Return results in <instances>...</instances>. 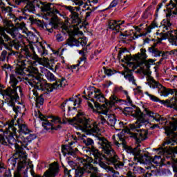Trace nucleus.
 <instances>
[{
  "instance_id": "nucleus-1",
  "label": "nucleus",
  "mask_w": 177,
  "mask_h": 177,
  "mask_svg": "<svg viewBox=\"0 0 177 177\" xmlns=\"http://www.w3.org/2000/svg\"><path fill=\"white\" fill-rule=\"evenodd\" d=\"M51 122H54V124H71V125H73L77 129H81L83 132H86L87 134L91 133H97L99 131V128L93 122H91L89 119H86L84 116H81V113H77L76 117H74L72 119H68L66 118V114H64L62 122V119L59 117H53L50 120Z\"/></svg>"
},
{
  "instance_id": "nucleus-2",
  "label": "nucleus",
  "mask_w": 177,
  "mask_h": 177,
  "mask_svg": "<svg viewBox=\"0 0 177 177\" xmlns=\"http://www.w3.org/2000/svg\"><path fill=\"white\" fill-rule=\"evenodd\" d=\"M146 115H148V117H150V118H152L156 121V122H159V124H162L161 122H163V121H166L167 120L162 118L160 114L154 113L147 109H145L144 113H142L140 109L136 108V109H134V113L132 114V117L138 118V126L131 124L130 128L131 129H136V128H140L142 125H146V124L149 123V120L145 119Z\"/></svg>"
},
{
  "instance_id": "nucleus-3",
  "label": "nucleus",
  "mask_w": 177,
  "mask_h": 177,
  "mask_svg": "<svg viewBox=\"0 0 177 177\" xmlns=\"http://www.w3.org/2000/svg\"><path fill=\"white\" fill-rule=\"evenodd\" d=\"M97 139L99 140L97 142L98 145H100L104 153L108 156V158H106V161L114 164L115 169L124 167V163L122 162H118V156H117L114 150L111 149L110 142L107 139L104 137H98Z\"/></svg>"
},
{
  "instance_id": "nucleus-4",
  "label": "nucleus",
  "mask_w": 177,
  "mask_h": 177,
  "mask_svg": "<svg viewBox=\"0 0 177 177\" xmlns=\"http://www.w3.org/2000/svg\"><path fill=\"white\" fill-rule=\"evenodd\" d=\"M80 167H77L75 169V176L76 177H82L85 174V171L87 170L88 174H91V176H95L97 173V167H93L92 162H93V159L89 156H86V158L80 159Z\"/></svg>"
},
{
  "instance_id": "nucleus-5",
  "label": "nucleus",
  "mask_w": 177,
  "mask_h": 177,
  "mask_svg": "<svg viewBox=\"0 0 177 177\" xmlns=\"http://www.w3.org/2000/svg\"><path fill=\"white\" fill-rule=\"evenodd\" d=\"M3 96L7 99L8 106L12 107L13 111H15V114L17 115L21 109L19 106H16V102L18 99H19V94H17L16 90H12L11 87H8L3 91Z\"/></svg>"
},
{
  "instance_id": "nucleus-6",
  "label": "nucleus",
  "mask_w": 177,
  "mask_h": 177,
  "mask_svg": "<svg viewBox=\"0 0 177 177\" xmlns=\"http://www.w3.org/2000/svg\"><path fill=\"white\" fill-rule=\"evenodd\" d=\"M149 86L150 88H153V89H156V88H157L158 93H160V96H164L165 97L175 93L176 98L174 99L177 102V89L167 88V87L162 86V84H160V82L154 80L153 77H150L149 79ZM174 107L177 109V102Z\"/></svg>"
},
{
  "instance_id": "nucleus-7",
  "label": "nucleus",
  "mask_w": 177,
  "mask_h": 177,
  "mask_svg": "<svg viewBox=\"0 0 177 177\" xmlns=\"http://www.w3.org/2000/svg\"><path fill=\"white\" fill-rule=\"evenodd\" d=\"M8 131L10 133L13 132L16 133V131L19 133V135H27L31 132L27 125L24 124V121L19 118L17 120V123L15 124V120H12L8 122Z\"/></svg>"
},
{
  "instance_id": "nucleus-8",
  "label": "nucleus",
  "mask_w": 177,
  "mask_h": 177,
  "mask_svg": "<svg viewBox=\"0 0 177 177\" xmlns=\"http://www.w3.org/2000/svg\"><path fill=\"white\" fill-rule=\"evenodd\" d=\"M29 71V80L28 84L35 88V89H38V91H41L44 89V85L39 86V84H41L43 81H45L42 80L41 77H39L38 75V68L30 66L28 68Z\"/></svg>"
},
{
  "instance_id": "nucleus-9",
  "label": "nucleus",
  "mask_w": 177,
  "mask_h": 177,
  "mask_svg": "<svg viewBox=\"0 0 177 177\" xmlns=\"http://www.w3.org/2000/svg\"><path fill=\"white\" fill-rule=\"evenodd\" d=\"M140 52L141 53H138L134 55V60H136V62L140 64V66L145 64L147 69L150 70V66H151V64H154V60L151 59L146 60V59H147V55H146L145 48H141Z\"/></svg>"
},
{
  "instance_id": "nucleus-10",
  "label": "nucleus",
  "mask_w": 177,
  "mask_h": 177,
  "mask_svg": "<svg viewBox=\"0 0 177 177\" xmlns=\"http://www.w3.org/2000/svg\"><path fill=\"white\" fill-rule=\"evenodd\" d=\"M67 81L64 77H62L61 80L56 81L54 84H48L46 81H43L41 84H39V86H41V85L44 86L43 87V90H41L42 92H45L47 91V92H53V89H58L59 88H63L66 86V83Z\"/></svg>"
},
{
  "instance_id": "nucleus-11",
  "label": "nucleus",
  "mask_w": 177,
  "mask_h": 177,
  "mask_svg": "<svg viewBox=\"0 0 177 177\" xmlns=\"http://www.w3.org/2000/svg\"><path fill=\"white\" fill-rule=\"evenodd\" d=\"M18 161V164H17ZM21 160L20 158H19V155H16V153H14V156L12 158H10L8 159V164L9 166V168L8 170H6L4 173V176L5 177H12V173L10 172V169L15 170L16 169V164H17V167H19V164H20ZM17 172V167L16 171L14 172V177H15V174ZM19 176L21 177V174H20V171H19Z\"/></svg>"
},
{
  "instance_id": "nucleus-12",
  "label": "nucleus",
  "mask_w": 177,
  "mask_h": 177,
  "mask_svg": "<svg viewBox=\"0 0 177 177\" xmlns=\"http://www.w3.org/2000/svg\"><path fill=\"white\" fill-rule=\"evenodd\" d=\"M135 149H138V151L135 153H129L134 156V161H137V162H140V164H151V157H150V156L147 155V153H140V151H142V150L140 149V144H138Z\"/></svg>"
},
{
  "instance_id": "nucleus-13",
  "label": "nucleus",
  "mask_w": 177,
  "mask_h": 177,
  "mask_svg": "<svg viewBox=\"0 0 177 177\" xmlns=\"http://www.w3.org/2000/svg\"><path fill=\"white\" fill-rule=\"evenodd\" d=\"M91 153L94 156V160L93 159V164H98L101 168H103L104 169H107L109 168V166L106 165V163L103 162L102 160H103V158H102V153L99 151V149L95 148L94 147H92L91 149Z\"/></svg>"
},
{
  "instance_id": "nucleus-14",
  "label": "nucleus",
  "mask_w": 177,
  "mask_h": 177,
  "mask_svg": "<svg viewBox=\"0 0 177 177\" xmlns=\"http://www.w3.org/2000/svg\"><path fill=\"white\" fill-rule=\"evenodd\" d=\"M145 95H147V96H149V99L152 100V102L161 103V104H164V106H167V107H170L171 109L174 108V106H176L177 103L176 100L174 97L170 100H161L156 95H153L149 93V92L147 91L145 92Z\"/></svg>"
},
{
  "instance_id": "nucleus-15",
  "label": "nucleus",
  "mask_w": 177,
  "mask_h": 177,
  "mask_svg": "<svg viewBox=\"0 0 177 177\" xmlns=\"http://www.w3.org/2000/svg\"><path fill=\"white\" fill-rule=\"evenodd\" d=\"M41 12L48 13V16H53V15H59L60 13L52 3L41 2L38 6Z\"/></svg>"
},
{
  "instance_id": "nucleus-16",
  "label": "nucleus",
  "mask_w": 177,
  "mask_h": 177,
  "mask_svg": "<svg viewBox=\"0 0 177 177\" xmlns=\"http://www.w3.org/2000/svg\"><path fill=\"white\" fill-rule=\"evenodd\" d=\"M38 114V118L43 121L42 127H44L46 131H59V129L62 128V126H60V124H58L56 127L53 126V124L50 122H49V120L46 119V117H45L42 113H41V112L39 111Z\"/></svg>"
},
{
  "instance_id": "nucleus-17",
  "label": "nucleus",
  "mask_w": 177,
  "mask_h": 177,
  "mask_svg": "<svg viewBox=\"0 0 177 177\" xmlns=\"http://www.w3.org/2000/svg\"><path fill=\"white\" fill-rule=\"evenodd\" d=\"M8 41H10V37L6 35L5 32V30H3V28L0 26V46H4L7 50H10V52H12L13 55H16L15 53V51H12V48L8 45V44L5 42H8Z\"/></svg>"
},
{
  "instance_id": "nucleus-18",
  "label": "nucleus",
  "mask_w": 177,
  "mask_h": 177,
  "mask_svg": "<svg viewBox=\"0 0 177 177\" xmlns=\"http://www.w3.org/2000/svg\"><path fill=\"white\" fill-rule=\"evenodd\" d=\"M50 24L52 26V28L48 29L50 32H53V28H55V30H61L64 34L68 32V26H66L64 24L57 22L56 18L51 19Z\"/></svg>"
},
{
  "instance_id": "nucleus-19",
  "label": "nucleus",
  "mask_w": 177,
  "mask_h": 177,
  "mask_svg": "<svg viewBox=\"0 0 177 177\" xmlns=\"http://www.w3.org/2000/svg\"><path fill=\"white\" fill-rule=\"evenodd\" d=\"M75 35L70 36V37L66 40V45L68 46H85L86 45V39L84 38H79L78 39H75Z\"/></svg>"
},
{
  "instance_id": "nucleus-20",
  "label": "nucleus",
  "mask_w": 177,
  "mask_h": 177,
  "mask_svg": "<svg viewBox=\"0 0 177 177\" xmlns=\"http://www.w3.org/2000/svg\"><path fill=\"white\" fill-rule=\"evenodd\" d=\"M163 154L166 158H170L171 161H168L167 165H171L174 162V160H177V150L175 149H162Z\"/></svg>"
},
{
  "instance_id": "nucleus-21",
  "label": "nucleus",
  "mask_w": 177,
  "mask_h": 177,
  "mask_svg": "<svg viewBox=\"0 0 177 177\" xmlns=\"http://www.w3.org/2000/svg\"><path fill=\"white\" fill-rule=\"evenodd\" d=\"M148 134L149 133L147 130H138L137 133H131L132 138L136 139L137 143H140L142 140H146Z\"/></svg>"
},
{
  "instance_id": "nucleus-22",
  "label": "nucleus",
  "mask_w": 177,
  "mask_h": 177,
  "mask_svg": "<svg viewBox=\"0 0 177 177\" xmlns=\"http://www.w3.org/2000/svg\"><path fill=\"white\" fill-rule=\"evenodd\" d=\"M21 80V77L17 76L16 77V75H15L14 74L10 75V86H12L11 88L12 91L15 90V92H17V89H19V91L20 92L21 95L23 92V90L21 89V87L20 86H17V84H19V80Z\"/></svg>"
},
{
  "instance_id": "nucleus-23",
  "label": "nucleus",
  "mask_w": 177,
  "mask_h": 177,
  "mask_svg": "<svg viewBox=\"0 0 177 177\" xmlns=\"http://www.w3.org/2000/svg\"><path fill=\"white\" fill-rule=\"evenodd\" d=\"M162 38H167L171 45L177 46V31L171 30L168 31L167 33L163 34Z\"/></svg>"
},
{
  "instance_id": "nucleus-24",
  "label": "nucleus",
  "mask_w": 177,
  "mask_h": 177,
  "mask_svg": "<svg viewBox=\"0 0 177 177\" xmlns=\"http://www.w3.org/2000/svg\"><path fill=\"white\" fill-rule=\"evenodd\" d=\"M118 136L119 138L120 141L122 142L123 148L126 150L127 153H135L136 152L139 151V149L138 148L133 149L132 147L127 145V142L125 141V139H124V136L118 134Z\"/></svg>"
},
{
  "instance_id": "nucleus-25",
  "label": "nucleus",
  "mask_w": 177,
  "mask_h": 177,
  "mask_svg": "<svg viewBox=\"0 0 177 177\" xmlns=\"http://www.w3.org/2000/svg\"><path fill=\"white\" fill-rule=\"evenodd\" d=\"M20 3H26L25 10H28L29 12H35V5L34 3H31L30 0H18V5Z\"/></svg>"
},
{
  "instance_id": "nucleus-26",
  "label": "nucleus",
  "mask_w": 177,
  "mask_h": 177,
  "mask_svg": "<svg viewBox=\"0 0 177 177\" xmlns=\"http://www.w3.org/2000/svg\"><path fill=\"white\" fill-rule=\"evenodd\" d=\"M69 17L71 18V21L73 24L78 26V24H81L82 23V19L80 17V14L77 12V11L71 14Z\"/></svg>"
},
{
  "instance_id": "nucleus-27",
  "label": "nucleus",
  "mask_w": 177,
  "mask_h": 177,
  "mask_svg": "<svg viewBox=\"0 0 177 177\" xmlns=\"http://www.w3.org/2000/svg\"><path fill=\"white\" fill-rule=\"evenodd\" d=\"M95 107H96V109H100V110H101V111H100V114H104V115H109L110 108H109L107 105H106V104L100 105V104L95 102Z\"/></svg>"
},
{
  "instance_id": "nucleus-28",
  "label": "nucleus",
  "mask_w": 177,
  "mask_h": 177,
  "mask_svg": "<svg viewBox=\"0 0 177 177\" xmlns=\"http://www.w3.org/2000/svg\"><path fill=\"white\" fill-rule=\"evenodd\" d=\"M119 23L120 21H118V22L114 20L110 21L108 24V28H109V30H113L118 32L120 31V29L121 28V24H120Z\"/></svg>"
},
{
  "instance_id": "nucleus-29",
  "label": "nucleus",
  "mask_w": 177,
  "mask_h": 177,
  "mask_svg": "<svg viewBox=\"0 0 177 177\" xmlns=\"http://www.w3.org/2000/svg\"><path fill=\"white\" fill-rule=\"evenodd\" d=\"M148 52L151 53L152 56H154V57H158L161 56V53H162V52L160 51L158 48H154V46L149 47L148 48Z\"/></svg>"
},
{
  "instance_id": "nucleus-30",
  "label": "nucleus",
  "mask_w": 177,
  "mask_h": 177,
  "mask_svg": "<svg viewBox=\"0 0 177 177\" xmlns=\"http://www.w3.org/2000/svg\"><path fill=\"white\" fill-rule=\"evenodd\" d=\"M7 28L10 31V35L12 37V38H16V35L15 34V31H16V27H15V25L12 24L11 21H8L6 23Z\"/></svg>"
},
{
  "instance_id": "nucleus-31",
  "label": "nucleus",
  "mask_w": 177,
  "mask_h": 177,
  "mask_svg": "<svg viewBox=\"0 0 177 177\" xmlns=\"http://www.w3.org/2000/svg\"><path fill=\"white\" fill-rule=\"evenodd\" d=\"M95 93V99H97V102H100L101 103H104L106 102V98L100 93V90H97L96 91L94 92Z\"/></svg>"
},
{
  "instance_id": "nucleus-32",
  "label": "nucleus",
  "mask_w": 177,
  "mask_h": 177,
  "mask_svg": "<svg viewBox=\"0 0 177 177\" xmlns=\"http://www.w3.org/2000/svg\"><path fill=\"white\" fill-rule=\"evenodd\" d=\"M128 67H131L133 69L126 68L127 74H132V72L135 71L138 67H139L140 64H136L135 62H129L127 64Z\"/></svg>"
},
{
  "instance_id": "nucleus-33",
  "label": "nucleus",
  "mask_w": 177,
  "mask_h": 177,
  "mask_svg": "<svg viewBox=\"0 0 177 177\" xmlns=\"http://www.w3.org/2000/svg\"><path fill=\"white\" fill-rule=\"evenodd\" d=\"M75 100V98L71 97L68 100L64 101V102L61 105V109L63 110V111H66V109H64V107H66V104H67V102H71V104H69L68 106V111H71V107L70 106H71V104H74Z\"/></svg>"
},
{
  "instance_id": "nucleus-34",
  "label": "nucleus",
  "mask_w": 177,
  "mask_h": 177,
  "mask_svg": "<svg viewBox=\"0 0 177 177\" xmlns=\"http://www.w3.org/2000/svg\"><path fill=\"white\" fill-rule=\"evenodd\" d=\"M117 102H118V97H117L115 95H111L110 97V101L106 102L105 104L109 107V109H110V107H113V106H114Z\"/></svg>"
},
{
  "instance_id": "nucleus-35",
  "label": "nucleus",
  "mask_w": 177,
  "mask_h": 177,
  "mask_svg": "<svg viewBox=\"0 0 177 177\" xmlns=\"http://www.w3.org/2000/svg\"><path fill=\"white\" fill-rule=\"evenodd\" d=\"M124 78L126 80H128L129 82H132L133 85H136V86H138L136 84V80H135V77H133V74L132 73H127L126 75L124 74Z\"/></svg>"
},
{
  "instance_id": "nucleus-36",
  "label": "nucleus",
  "mask_w": 177,
  "mask_h": 177,
  "mask_svg": "<svg viewBox=\"0 0 177 177\" xmlns=\"http://www.w3.org/2000/svg\"><path fill=\"white\" fill-rule=\"evenodd\" d=\"M108 119L109 120V122H107L108 125H111V127H114L115 125V122L117 121V119L115 117H114L113 115H110L108 112Z\"/></svg>"
},
{
  "instance_id": "nucleus-37",
  "label": "nucleus",
  "mask_w": 177,
  "mask_h": 177,
  "mask_svg": "<svg viewBox=\"0 0 177 177\" xmlns=\"http://www.w3.org/2000/svg\"><path fill=\"white\" fill-rule=\"evenodd\" d=\"M38 52L40 53V55L42 57H45V56H47L48 51L46 48H45V46L42 45V44H40V48H38Z\"/></svg>"
},
{
  "instance_id": "nucleus-38",
  "label": "nucleus",
  "mask_w": 177,
  "mask_h": 177,
  "mask_svg": "<svg viewBox=\"0 0 177 177\" xmlns=\"http://www.w3.org/2000/svg\"><path fill=\"white\" fill-rule=\"evenodd\" d=\"M13 46L15 49H16L17 50H19V49H20V48H23L24 43L21 41H19V40H14L12 41Z\"/></svg>"
},
{
  "instance_id": "nucleus-39",
  "label": "nucleus",
  "mask_w": 177,
  "mask_h": 177,
  "mask_svg": "<svg viewBox=\"0 0 177 177\" xmlns=\"http://www.w3.org/2000/svg\"><path fill=\"white\" fill-rule=\"evenodd\" d=\"M45 75L48 81H56V77L55 76V75H53V73H50V71H46L45 73Z\"/></svg>"
},
{
  "instance_id": "nucleus-40",
  "label": "nucleus",
  "mask_w": 177,
  "mask_h": 177,
  "mask_svg": "<svg viewBox=\"0 0 177 177\" xmlns=\"http://www.w3.org/2000/svg\"><path fill=\"white\" fill-rule=\"evenodd\" d=\"M161 161H162V158L160 156H155L154 158H151V164L159 165V164H161Z\"/></svg>"
},
{
  "instance_id": "nucleus-41",
  "label": "nucleus",
  "mask_w": 177,
  "mask_h": 177,
  "mask_svg": "<svg viewBox=\"0 0 177 177\" xmlns=\"http://www.w3.org/2000/svg\"><path fill=\"white\" fill-rule=\"evenodd\" d=\"M104 71L106 75H108V77H111L113 74H115L117 71L115 70L106 68V67H104Z\"/></svg>"
},
{
  "instance_id": "nucleus-42",
  "label": "nucleus",
  "mask_w": 177,
  "mask_h": 177,
  "mask_svg": "<svg viewBox=\"0 0 177 177\" xmlns=\"http://www.w3.org/2000/svg\"><path fill=\"white\" fill-rule=\"evenodd\" d=\"M22 53L26 56V59H32V54L30 52V50L27 48H24Z\"/></svg>"
},
{
  "instance_id": "nucleus-43",
  "label": "nucleus",
  "mask_w": 177,
  "mask_h": 177,
  "mask_svg": "<svg viewBox=\"0 0 177 177\" xmlns=\"http://www.w3.org/2000/svg\"><path fill=\"white\" fill-rule=\"evenodd\" d=\"M163 23V28H165L166 30L168 31V30H169V28H171V26H172V24H171V22L169 21V19H164L162 21Z\"/></svg>"
},
{
  "instance_id": "nucleus-44",
  "label": "nucleus",
  "mask_w": 177,
  "mask_h": 177,
  "mask_svg": "<svg viewBox=\"0 0 177 177\" xmlns=\"http://www.w3.org/2000/svg\"><path fill=\"white\" fill-rule=\"evenodd\" d=\"M133 168L135 174H145V172H146V170L140 167L135 166Z\"/></svg>"
},
{
  "instance_id": "nucleus-45",
  "label": "nucleus",
  "mask_w": 177,
  "mask_h": 177,
  "mask_svg": "<svg viewBox=\"0 0 177 177\" xmlns=\"http://www.w3.org/2000/svg\"><path fill=\"white\" fill-rule=\"evenodd\" d=\"M97 89L93 88L92 91H89L88 93V96L90 98L91 102H95V100H93V97L95 98V92H96Z\"/></svg>"
},
{
  "instance_id": "nucleus-46",
  "label": "nucleus",
  "mask_w": 177,
  "mask_h": 177,
  "mask_svg": "<svg viewBox=\"0 0 177 177\" xmlns=\"http://www.w3.org/2000/svg\"><path fill=\"white\" fill-rule=\"evenodd\" d=\"M44 96V94H41L40 96L37 97L36 98V103L37 104H40V106H42L44 104V99L42 97Z\"/></svg>"
},
{
  "instance_id": "nucleus-47",
  "label": "nucleus",
  "mask_w": 177,
  "mask_h": 177,
  "mask_svg": "<svg viewBox=\"0 0 177 177\" xmlns=\"http://www.w3.org/2000/svg\"><path fill=\"white\" fill-rule=\"evenodd\" d=\"M62 8H64L66 10H68L70 12L71 15H73L75 11L74 10V7L71 6H62Z\"/></svg>"
},
{
  "instance_id": "nucleus-48",
  "label": "nucleus",
  "mask_w": 177,
  "mask_h": 177,
  "mask_svg": "<svg viewBox=\"0 0 177 177\" xmlns=\"http://www.w3.org/2000/svg\"><path fill=\"white\" fill-rule=\"evenodd\" d=\"M172 168L174 172H175V176L177 177V159H174L172 163Z\"/></svg>"
},
{
  "instance_id": "nucleus-49",
  "label": "nucleus",
  "mask_w": 177,
  "mask_h": 177,
  "mask_svg": "<svg viewBox=\"0 0 177 177\" xmlns=\"http://www.w3.org/2000/svg\"><path fill=\"white\" fill-rule=\"evenodd\" d=\"M84 143H85L86 146H93V140L92 138H87L86 140H83Z\"/></svg>"
},
{
  "instance_id": "nucleus-50",
  "label": "nucleus",
  "mask_w": 177,
  "mask_h": 177,
  "mask_svg": "<svg viewBox=\"0 0 177 177\" xmlns=\"http://www.w3.org/2000/svg\"><path fill=\"white\" fill-rule=\"evenodd\" d=\"M7 55H8V51H6L5 50H3L0 55V60H1V62H4V60H6V59Z\"/></svg>"
},
{
  "instance_id": "nucleus-51",
  "label": "nucleus",
  "mask_w": 177,
  "mask_h": 177,
  "mask_svg": "<svg viewBox=\"0 0 177 177\" xmlns=\"http://www.w3.org/2000/svg\"><path fill=\"white\" fill-rule=\"evenodd\" d=\"M62 153L64 156H66V152L65 151H68V154H71V156H73V152L68 151V149H67V145H63L62 147Z\"/></svg>"
},
{
  "instance_id": "nucleus-52",
  "label": "nucleus",
  "mask_w": 177,
  "mask_h": 177,
  "mask_svg": "<svg viewBox=\"0 0 177 177\" xmlns=\"http://www.w3.org/2000/svg\"><path fill=\"white\" fill-rule=\"evenodd\" d=\"M134 57H135V55H133V57L130 55H126V56H124V59L125 60V62H131V60H133V62H136Z\"/></svg>"
},
{
  "instance_id": "nucleus-53",
  "label": "nucleus",
  "mask_w": 177,
  "mask_h": 177,
  "mask_svg": "<svg viewBox=\"0 0 177 177\" xmlns=\"http://www.w3.org/2000/svg\"><path fill=\"white\" fill-rule=\"evenodd\" d=\"M52 173L49 171H46L44 176H41L40 175L38 174H35L33 177H50Z\"/></svg>"
},
{
  "instance_id": "nucleus-54",
  "label": "nucleus",
  "mask_w": 177,
  "mask_h": 177,
  "mask_svg": "<svg viewBox=\"0 0 177 177\" xmlns=\"http://www.w3.org/2000/svg\"><path fill=\"white\" fill-rule=\"evenodd\" d=\"M79 54L82 55V57L80 58V61L85 62V60H86V57H85V52H84V50H79Z\"/></svg>"
},
{
  "instance_id": "nucleus-55",
  "label": "nucleus",
  "mask_w": 177,
  "mask_h": 177,
  "mask_svg": "<svg viewBox=\"0 0 177 177\" xmlns=\"http://www.w3.org/2000/svg\"><path fill=\"white\" fill-rule=\"evenodd\" d=\"M156 27H158V25H157V23L153 22L147 29V32H151V29L156 28Z\"/></svg>"
},
{
  "instance_id": "nucleus-56",
  "label": "nucleus",
  "mask_w": 177,
  "mask_h": 177,
  "mask_svg": "<svg viewBox=\"0 0 177 177\" xmlns=\"http://www.w3.org/2000/svg\"><path fill=\"white\" fill-rule=\"evenodd\" d=\"M118 5V0H113V1L111 3L109 6L108 7V9H111V8H115Z\"/></svg>"
},
{
  "instance_id": "nucleus-57",
  "label": "nucleus",
  "mask_w": 177,
  "mask_h": 177,
  "mask_svg": "<svg viewBox=\"0 0 177 177\" xmlns=\"http://www.w3.org/2000/svg\"><path fill=\"white\" fill-rule=\"evenodd\" d=\"M162 174L165 175V176H169L171 175V171L168 169H163L162 170Z\"/></svg>"
},
{
  "instance_id": "nucleus-58",
  "label": "nucleus",
  "mask_w": 177,
  "mask_h": 177,
  "mask_svg": "<svg viewBox=\"0 0 177 177\" xmlns=\"http://www.w3.org/2000/svg\"><path fill=\"white\" fill-rule=\"evenodd\" d=\"M127 97L128 103H129V104H131V107H133V109H135V110H136V109H139V107L136 106V105L132 104V100H131V97H129V95H127Z\"/></svg>"
},
{
  "instance_id": "nucleus-59",
  "label": "nucleus",
  "mask_w": 177,
  "mask_h": 177,
  "mask_svg": "<svg viewBox=\"0 0 177 177\" xmlns=\"http://www.w3.org/2000/svg\"><path fill=\"white\" fill-rule=\"evenodd\" d=\"M17 26L18 28H20L21 30H24V28H26V24L24 22L17 23Z\"/></svg>"
},
{
  "instance_id": "nucleus-60",
  "label": "nucleus",
  "mask_w": 177,
  "mask_h": 177,
  "mask_svg": "<svg viewBox=\"0 0 177 177\" xmlns=\"http://www.w3.org/2000/svg\"><path fill=\"white\" fill-rule=\"evenodd\" d=\"M82 100L81 98L75 99L73 102V106H77V104H81Z\"/></svg>"
},
{
  "instance_id": "nucleus-61",
  "label": "nucleus",
  "mask_w": 177,
  "mask_h": 177,
  "mask_svg": "<svg viewBox=\"0 0 177 177\" xmlns=\"http://www.w3.org/2000/svg\"><path fill=\"white\" fill-rule=\"evenodd\" d=\"M74 3L77 6H82L84 5V2L81 0H75Z\"/></svg>"
},
{
  "instance_id": "nucleus-62",
  "label": "nucleus",
  "mask_w": 177,
  "mask_h": 177,
  "mask_svg": "<svg viewBox=\"0 0 177 177\" xmlns=\"http://www.w3.org/2000/svg\"><path fill=\"white\" fill-rule=\"evenodd\" d=\"M29 168H30V174L32 176H34L35 175V172L34 171V165H29Z\"/></svg>"
},
{
  "instance_id": "nucleus-63",
  "label": "nucleus",
  "mask_w": 177,
  "mask_h": 177,
  "mask_svg": "<svg viewBox=\"0 0 177 177\" xmlns=\"http://www.w3.org/2000/svg\"><path fill=\"white\" fill-rule=\"evenodd\" d=\"M124 52H125L124 50H119V53L118 54V60H121V55H122V53H124Z\"/></svg>"
},
{
  "instance_id": "nucleus-64",
  "label": "nucleus",
  "mask_w": 177,
  "mask_h": 177,
  "mask_svg": "<svg viewBox=\"0 0 177 177\" xmlns=\"http://www.w3.org/2000/svg\"><path fill=\"white\" fill-rule=\"evenodd\" d=\"M127 177H135V174L132 171H128L127 173Z\"/></svg>"
}]
</instances>
